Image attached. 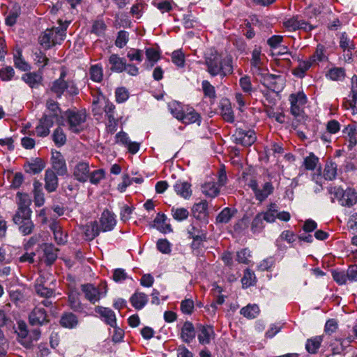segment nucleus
Here are the masks:
<instances>
[{"label":"nucleus","instance_id":"nucleus-1","mask_svg":"<svg viewBox=\"0 0 357 357\" xmlns=\"http://www.w3.org/2000/svg\"><path fill=\"white\" fill-rule=\"evenodd\" d=\"M207 72L213 77H225L233 72L232 58L227 56L222 58L217 52L211 53L205 58Z\"/></svg>","mask_w":357,"mask_h":357},{"label":"nucleus","instance_id":"nucleus-2","mask_svg":"<svg viewBox=\"0 0 357 357\" xmlns=\"http://www.w3.org/2000/svg\"><path fill=\"white\" fill-rule=\"evenodd\" d=\"M59 26L46 29L39 38L40 44L46 50L61 44L66 36V30L70 21H58Z\"/></svg>","mask_w":357,"mask_h":357},{"label":"nucleus","instance_id":"nucleus-3","mask_svg":"<svg viewBox=\"0 0 357 357\" xmlns=\"http://www.w3.org/2000/svg\"><path fill=\"white\" fill-rule=\"evenodd\" d=\"M264 55L261 54V48L255 47L252 52V58L250 60L251 71L253 75L261 77L263 82H270L279 79V76H276L268 73L267 68L263 66V59Z\"/></svg>","mask_w":357,"mask_h":357},{"label":"nucleus","instance_id":"nucleus-4","mask_svg":"<svg viewBox=\"0 0 357 357\" xmlns=\"http://www.w3.org/2000/svg\"><path fill=\"white\" fill-rule=\"evenodd\" d=\"M67 123L69 130L75 133H79L84 128L86 114L84 112L68 110L66 112Z\"/></svg>","mask_w":357,"mask_h":357},{"label":"nucleus","instance_id":"nucleus-5","mask_svg":"<svg viewBox=\"0 0 357 357\" xmlns=\"http://www.w3.org/2000/svg\"><path fill=\"white\" fill-rule=\"evenodd\" d=\"M82 291L89 301L95 303L106 294L107 286L105 282H102L98 287L91 284H86L82 285Z\"/></svg>","mask_w":357,"mask_h":357},{"label":"nucleus","instance_id":"nucleus-6","mask_svg":"<svg viewBox=\"0 0 357 357\" xmlns=\"http://www.w3.org/2000/svg\"><path fill=\"white\" fill-rule=\"evenodd\" d=\"M66 77V72L63 70L61 73L59 79H56L51 86V91L56 94L57 98H61L65 90L69 89L70 94H77V89L74 86L73 83L66 82L65 77Z\"/></svg>","mask_w":357,"mask_h":357},{"label":"nucleus","instance_id":"nucleus-7","mask_svg":"<svg viewBox=\"0 0 357 357\" xmlns=\"http://www.w3.org/2000/svg\"><path fill=\"white\" fill-rule=\"evenodd\" d=\"M289 100L291 104L290 111L291 114L295 117L302 116L304 107L307 101V96L303 91L291 94Z\"/></svg>","mask_w":357,"mask_h":357},{"label":"nucleus","instance_id":"nucleus-8","mask_svg":"<svg viewBox=\"0 0 357 357\" xmlns=\"http://www.w3.org/2000/svg\"><path fill=\"white\" fill-rule=\"evenodd\" d=\"M255 194L257 200L260 202L264 201L271 194L273 193L274 188L271 183L266 182L259 185L257 181L251 180L248 184Z\"/></svg>","mask_w":357,"mask_h":357},{"label":"nucleus","instance_id":"nucleus-9","mask_svg":"<svg viewBox=\"0 0 357 357\" xmlns=\"http://www.w3.org/2000/svg\"><path fill=\"white\" fill-rule=\"evenodd\" d=\"M46 109L43 117L51 120L53 123L60 124L62 121L61 109L57 102L52 99H49L46 102Z\"/></svg>","mask_w":357,"mask_h":357},{"label":"nucleus","instance_id":"nucleus-10","mask_svg":"<svg viewBox=\"0 0 357 357\" xmlns=\"http://www.w3.org/2000/svg\"><path fill=\"white\" fill-rule=\"evenodd\" d=\"M115 144L124 146L132 154L137 153L139 149V144L132 142L128 135L123 131H121L116 135Z\"/></svg>","mask_w":357,"mask_h":357},{"label":"nucleus","instance_id":"nucleus-11","mask_svg":"<svg viewBox=\"0 0 357 357\" xmlns=\"http://www.w3.org/2000/svg\"><path fill=\"white\" fill-rule=\"evenodd\" d=\"M234 136L237 144H241L245 146H251L257 139L254 130H245L241 128H237Z\"/></svg>","mask_w":357,"mask_h":357},{"label":"nucleus","instance_id":"nucleus-12","mask_svg":"<svg viewBox=\"0 0 357 357\" xmlns=\"http://www.w3.org/2000/svg\"><path fill=\"white\" fill-rule=\"evenodd\" d=\"M284 26L289 31H296L298 29L310 31L313 29V26L302 20L298 16L292 17L284 21Z\"/></svg>","mask_w":357,"mask_h":357},{"label":"nucleus","instance_id":"nucleus-13","mask_svg":"<svg viewBox=\"0 0 357 357\" xmlns=\"http://www.w3.org/2000/svg\"><path fill=\"white\" fill-rule=\"evenodd\" d=\"M197 339L201 344H209L215 338L213 327L208 325L199 324L197 326Z\"/></svg>","mask_w":357,"mask_h":357},{"label":"nucleus","instance_id":"nucleus-14","mask_svg":"<svg viewBox=\"0 0 357 357\" xmlns=\"http://www.w3.org/2000/svg\"><path fill=\"white\" fill-rule=\"evenodd\" d=\"M45 277L43 275H40V277L36 279L34 289L37 295L44 298H51L55 296V290L52 288L45 287Z\"/></svg>","mask_w":357,"mask_h":357},{"label":"nucleus","instance_id":"nucleus-15","mask_svg":"<svg viewBox=\"0 0 357 357\" xmlns=\"http://www.w3.org/2000/svg\"><path fill=\"white\" fill-rule=\"evenodd\" d=\"M51 160L52 170L58 175L63 176L67 173L66 161L60 152H53Z\"/></svg>","mask_w":357,"mask_h":357},{"label":"nucleus","instance_id":"nucleus-16","mask_svg":"<svg viewBox=\"0 0 357 357\" xmlns=\"http://www.w3.org/2000/svg\"><path fill=\"white\" fill-rule=\"evenodd\" d=\"M49 321L45 310L36 306L29 314V322L31 325H43Z\"/></svg>","mask_w":357,"mask_h":357},{"label":"nucleus","instance_id":"nucleus-17","mask_svg":"<svg viewBox=\"0 0 357 357\" xmlns=\"http://www.w3.org/2000/svg\"><path fill=\"white\" fill-rule=\"evenodd\" d=\"M89 165L86 162H79L74 169L73 175L75 178L80 181L85 182L89 178Z\"/></svg>","mask_w":357,"mask_h":357},{"label":"nucleus","instance_id":"nucleus-18","mask_svg":"<svg viewBox=\"0 0 357 357\" xmlns=\"http://www.w3.org/2000/svg\"><path fill=\"white\" fill-rule=\"evenodd\" d=\"M17 225L19 231L24 236H27L33 231L35 225L32 221L31 218H24V220H20V218H16V221L13 222Z\"/></svg>","mask_w":357,"mask_h":357},{"label":"nucleus","instance_id":"nucleus-19","mask_svg":"<svg viewBox=\"0 0 357 357\" xmlns=\"http://www.w3.org/2000/svg\"><path fill=\"white\" fill-rule=\"evenodd\" d=\"M54 123L51 120L41 117L38 124L36 127V133L38 137H45L49 135L50 128L54 126Z\"/></svg>","mask_w":357,"mask_h":357},{"label":"nucleus","instance_id":"nucleus-20","mask_svg":"<svg viewBox=\"0 0 357 357\" xmlns=\"http://www.w3.org/2000/svg\"><path fill=\"white\" fill-rule=\"evenodd\" d=\"M220 187L213 180L206 181L201 187L202 193L208 197L214 198L220 193Z\"/></svg>","mask_w":357,"mask_h":357},{"label":"nucleus","instance_id":"nucleus-21","mask_svg":"<svg viewBox=\"0 0 357 357\" xmlns=\"http://www.w3.org/2000/svg\"><path fill=\"white\" fill-rule=\"evenodd\" d=\"M45 188L49 192H54L58 187V178L55 172L50 169L45 172Z\"/></svg>","mask_w":357,"mask_h":357},{"label":"nucleus","instance_id":"nucleus-22","mask_svg":"<svg viewBox=\"0 0 357 357\" xmlns=\"http://www.w3.org/2000/svg\"><path fill=\"white\" fill-rule=\"evenodd\" d=\"M130 301L132 307L137 310H142L148 302V296L140 291H135L130 297Z\"/></svg>","mask_w":357,"mask_h":357},{"label":"nucleus","instance_id":"nucleus-23","mask_svg":"<svg viewBox=\"0 0 357 357\" xmlns=\"http://www.w3.org/2000/svg\"><path fill=\"white\" fill-rule=\"evenodd\" d=\"M176 194L187 199L192 195L191 185L187 181H178L174 185Z\"/></svg>","mask_w":357,"mask_h":357},{"label":"nucleus","instance_id":"nucleus-24","mask_svg":"<svg viewBox=\"0 0 357 357\" xmlns=\"http://www.w3.org/2000/svg\"><path fill=\"white\" fill-rule=\"evenodd\" d=\"M195 331L193 324L190 321H185L181 328V338L186 342L190 343L195 337Z\"/></svg>","mask_w":357,"mask_h":357},{"label":"nucleus","instance_id":"nucleus-25","mask_svg":"<svg viewBox=\"0 0 357 357\" xmlns=\"http://www.w3.org/2000/svg\"><path fill=\"white\" fill-rule=\"evenodd\" d=\"M344 137L348 143V148L351 150L357 144L356 128L354 125H348L342 130Z\"/></svg>","mask_w":357,"mask_h":357},{"label":"nucleus","instance_id":"nucleus-26","mask_svg":"<svg viewBox=\"0 0 357 357\" xmlns=\"http://www.w3.org/2000/svg\"><path fill=\"white\" fill-rule=\"evenodd\" d=\"M312 66L313 63L309 59L298 60V66L292 70V74L297 77L303 78Z\"/></svg>","mask_w":357,"mask_h":357},{"label":"nucleus","instance_id":"nucleus-27","mask_svg":"<svg viewBox=\"0 0 357 357\" xmlns=\"http://www.w3.org/2000/svg\"><path fill=\"white\" fill-rule=\"evenodd\" d=\"M181 121L185 124H190L194 123H198L199 124L201 121L200 116L197 112H195L193 108L186 107Z\"/></svg>","mask_w":357,"mask_h":357},{"label":"nucleus","instance_id":"nucleus-28","mask_svg":"<svg viewBox=\"0 0 357 357\" xmlns=\"http://www.w3.org/2000/svg\"><path fill=\"white\" fill-rule=\"evenodd\" d=\"M19 331L17 332L19 342L25 348L29 349L31 347V340L29 336V333L26 329L25 324H20L18 326Z\"/></svg>","mask_w":357,"mask_h":357},{"label":"nucleus","instance_id":"nucleus-29","mask_svg":"<svg viewBox=\"0 0 357 357\" xmlns=\"http://www.w3.org/2000/svg\"><path fill=\"white\" fill-rule=\"evenodd\" d=\"M193 216L197 219H202L207 215L208 203L205 200H202L193 205L192 208Z\"/></svg>","mask_w":357,"mask_h":357},{"label":"nucleus","instance_id":"nucleus-30","mask_svg":"<svg viewBox=\"0 0 357 357\" xmlns=\"http://www.w3.org/2000/svg\"><path fill=\"white\" fill-rule=\"evenodd\" d=\"M357 202V192L351 188H347L344 192L340 204L345 206H351Z\"/></svg>","mask_w":357,"mask_h":357},{"label":"nucleus","instance_id":"nucleus-31","mask_svg":"<svg viewBox=\"0 0 357 357\" xmlns=\"http://www.w3.org/2000/svg\"><path fill=\"white\" fill-rule=\"evenodd\" d=\"M50 229L52 231L54 239L58 244L62 245L67 242L68 236L64 234L61 227L56 222H53L50 226Z\"/></svg>","mask_w":357,"mask_h":357},{"label":"nucleus","instance_id":"nucleus-32","mask_svg":"<svg viewBox=\"0 0 357 357\" xmlns=\"http://www.w3.org/2000/svg\"><path fill=\"white\" fill-rule=\"evenodd\" d=\"M33 196L34 203L38 207L42 206L45 203L44 193L43 192V185L38 181L33 182Z\"/></svg>","mask_w":357,"mask_h":357},{"label":"nucleus","instance_id":"nucleus-33","mask_svg":"<svg viewBox=\"0 0 357 357\" xmlns=\"http://www.w3.org/2000/svg\"><path fill=\"white\" fill-rule=\"evenodd\" d=\"M78 324V319L72 312L63 313L60 319V324L65 328H73Z\"/></svg>","mask_w":357,"mask_h":357},{"label":"nucleus","instance_id":"nucleus-34","mask_svg":"<svg viewBox=\"0 0 357 357\" xmlns=\"http://www.w3.org/2000/svg\"><path fill=\"white\" fill-rule=\"evenodd\" d=\"M22 79L31 87L38 88L42 82V76L36 73H26Z\"/></svg>","mask_w":357,"mask_h":357},{"label":"nucleus","instance_id":"nucleus-35","mask_svg":"<svg viewBox=\"0 0 357 357\" xmlns=\"http://www.w3.org/2000/svg\"><path fill=\"white\" fill-rule=\"evenodd\" d=\"M146 61L144 65L148 68H152L154 64L160 59V52L155 48L149 47L146 49Z\"/></svg>","mask_w":357,"mask_h":357},{"label":"nucleus","instance_id":"nucleus-36","mask_svg":"<svg viewBox=\"0 0 357 357\" xmlns=\"http://www.w3.org/2000/svg\"><path fill=\"white\" fill-rule=\"evenodd\" d=\"M100 229L102 231H110L112 229V214L109 210H105L100 219Z\"/></svg>","mask_w":357,"mask_h":357},{"label":"nucleus","instance_id":"nucleus-37","mask_svg":"<svg viewBox=\"0 0 357 357\" xmlns=\"http://www.w3.org/2000/svg\"><path fill=\"white\" fill-rule=\"evenodd\" d=\"M340 46L344 50V52H347L345 56L348 57L347 61L351 60V53L350 52V51L351 50L354 48V45L352 41L348 38L347 35L345 33H343L341 35Z\"/></svg>","mask_w":357,"mask_h":357},{"label":"nucleus","instance_id":"nucleus-38","mask_svg":"<svg viewBox=\"0 0 357 357\" xmlns=\"http://www.w3.org/2000/svg\"><path fill=\"white\" fill-rule=\"evenodd\" d=\"M260 310L257 304H248L247 306L243 307L240 313L248 319H255L259 314Z\"/></svg>","mask_w":357,"mask_h":357},{"label":"nucleus","instance_id":"nucleus-39","mask_svg":"<svg viewBox=\"0 0 357 357\" xmlns=\"http://www.w3.org/2000/svg\"><path fill=\"white\" fill-rule=\"evenodd\" d=\"M101 231L97 222H90L84 227V232L87 240H92Z\"/></svg>","mask_w":357,"mask_h":357},{"label":"nucleus","instance_id":"nucleus-40","mask_svg":"<svg viewBox=\"0 0 357 357\" xmlns=\"http://www.w3.org/2000/svg\"><path fill=\"white\" fill-rule=\"evenodd\" d=\"M278 208V207L276 204L271 203L268 206L267 211L260 214L267 222H273L277 218Z\"/></svg>","mask_w":357,"mask_h":357},{"label":"nucleus","instance_id":"nucleus-41","mask_svg":"<svg viewBox=\"0 0 357 357\" xmlns=\"http://www.w3.org/2000/svg\"><path fill=\"white\" fill-rule=\"evenodd\" d=\"M321 336H315L306 341L305 349L308 353L316 354L322 342Z\"/></svg>","mask_w":357,"mask_h":357},{"label":"nucleus","instance_id":"nucleus-42","mask_svg":"<svg viewBox=\"0 0 357 357\" xmlns=\"http://www.w3.org/2000/svg\"><path fill=\"white\" fill-rule=\"evenodd\" d=\"M239 86L241 90L246 95H251L252 92L255 91V89L253 86L251 78L248 75H243L239 79Z\"/></svg>","mask_w":357,"mask_h":357},{"label":"nucleus","instance_id":"nucleus-43","mask_svg":"<svg viewBox=\"0 0 357 357\" xmlns=\"http://www.w3.org/2000/svg\"><path fill=\"white\" fill-rule=\"evenodd\" d=\"M235 213L234 209L225 208L216 217V222L221 224L228 223Z\"/></svg>","mask_w":357,"mask_h":357},{"label":"nucleus","instance_id":"nucleus-44","mask_svg":"<svg viewBox=\"0 0 357 357\" xmlns=\"http://www.w3.org/2000/svg\"><path fill=\"white\" fill-rule=\"evenodd\" d=\"M129 40V32L124 30H121L117 33L114 44L116 47L122 49L127 45Z\"/></svg>","mask_w":357,"mask_h":357},{"label":"nucleus","instance_id":"nucleus-45","mask_svg":"<svg viewBox=\"0 0 357 357\" xmlns=\"http://www.w3.org/2000/svg\"><path fill=\"white\" fill-rule=\"evenodd\" d=\"M319 163V159L313 153L305 157L303 160V166L307 170H314Z\"/></svg>","mask_w":357,"mask_h":357},{"label":"nucleus","instance_id":"nucleus-46","mask_svg":"<svg viewBox=\"0 0 357 357\" xmlns=\"http://www.w3.org/2000/svg\"><path fill=\"white\" fill-rule=\"evenodd\" d=\"M337 166L331 161L326 162L324 169V177L326 180H333L336 177Z\"/></svg>","mask_w":357,"mask_h":357},{"label":"nucleus","instance_id":"nucleus-47","mask_svg":"<svg viewBox=\"0 0 357 357\" xmlns=\"http://www.w3.org/2000/svg\"><path fill=\"white\" fill-rule=\"evenodd\" d=\"M68 303L70 307L74 311H80L82 310V305L77 291H71L68 293Z\"/></svg>","mask_w":357,"mask_h":357},{"label":"nucleus","instance_id":"nucleus-48","mask_svg":"<svg viewBox=\"0 0 357 357\" xmlns=\"http://www.w3.org/2000/svg\"><path fill=\"white\" fill-rule=\"evenodd\" d=\"M221 115L223 119L229 123L234 121V115L231 105L229 102L222 103Z\"/></svg>","mask_w":357,"mask_h":357},{"label":"nucleus","instance_id":"nucleus-49","mask_svg":"<svg viewBox=\"0 0 357 357\" xmlns=\"http://www.w3.org/2000/svg\"><path fill=\"white\" fill-rule=\"evenodd\" d=\"M97 102L100 107L104 109L106 116H107L109 123L112 122V105L109 104L108 100H106L103 95H100L98 98Z\"/></svg>","mask_w":357,"mask_h":357},{"label":"nucleus","instance_id":"nucleus-50","mask_svg":"<svg viewBox=\"0 0 357 357\" xmlns=\"http://www.w3.org/2000/svg\"><path fill=\"white\" fill-rule=\"evenodd\" d=\"M173 218L177 221L186 220L189 215L188 209L183 207H172L171 209Z\"/></svg>","mask_w":357,"mask_h":357},{"label":"nucleus","instance_id":"nucleus-51","mask_svg":"<svg viewBox=\"0 0 357 357\" xmlns=\"http://www.w3.org/2000/svg\"><path fill=\"white\" fill-rule=\"evenodd\" d=\"M120 218L123 222H126L130 218L132 212V208L128 202L119 203Z\"/></svg>","mask_w":357,"mask_h":357},{"label":"nucleus","instance_id":"nucleus-52","mask_svg":"<svg viewBox=\"0 0 357 357\" xmlns=\"http://www.w3.org/2000/svg\"><path fill=\"white\" fill-rule=\"evenodd\" d=\"M128 279L132 280L125 269L119 268L113 270V281L121 283Z\"/></svg>","mask_w":357,"mask_h":357},{"label":"nucleus","instance_id":"nucleus-53","mask_svg":"<svg viewBox=\"0 0 357 357\" xmlns=\"http://www.w3.org/2000/svg\"><path fill=\"white\" fill-rule=\"evenodd\" d=\"M52 139L57 146H61L65 144L66 136L62 128L58 127L55 129L52 135Z\"/></svg>","mask_w":357,"mask_h":357},{"label":"nucleus","instance_id":"nucleus-54","mask_svg":"<svg viewBox=\"0 0 357 357\" xmlns=\"http://www.w3.org/2000/svg\"><path fill=\"white\" fill-rule=\"evenodd\" d=\"M326 59L324 47L321 45H318L314 53L309 57L313 64L316 62L323 61Z\"/></svg>","mask_w":357,"mask_h":357},{"label":"nucleus","instance_id":"nucleus-55","mask_svg":"<svg viewBox=\"0 0 357 357\" xmlns=\"http://www.w3.org/2000/svg\"><path fill=\"white\" fill-rule=\"evenodd\" d=\"M169 108L172 115L181 121L185 110L183 106L177 102H173L169 103Z\"/></svg>","mask_w":357,"mask_h":357},{"label":"nucleus","instance_id":"nucleus-56","mask_svg":"<svg viewBox=\"0 0 357 357\" xmlns=\"http://www.w3.org/2000/svg\"><path fill=\"white\" fill-rule=\"evenodd\" d=\"M95 312L100 314V317L109 325L112 324V311L107 307L98 306L95 308Z\"/></svg>","mask_w":357,"mask_h":357},{"label":"nucleus","instance_id":"nucleus-57","mask_svg":"<svg viewBox=\"0 0 357 357\" xmlns=\"http://www.w3.org/2000/svg\"><path fill=\"white\" fill-rule=\"evenodd\" d=\"M344 76L345 72L342 68H333L327 74V77L334 81L342 80Z\"/></svg>","mask_w":357,"mask_h":357},{"label":"nucleus","instance_id":"nucleus-58","mask_svg":"<svg viewBox=\"0 0 357 357\" xmlns=\"http://www.w3.org/2000/svg\"><path fill=\"white\" fill-rule=\"evenodd\" d=\"M17 197L19 198L17 208L31 209L29 206L31 201L28 195L17 192Z\"/></svg>","mask_w":357,"mask_h":357},{"label":"nucleus","instance_id":"nucleus-59","mask_svg":"<svg viewBox=\"0 0 357 357\" xmlns=\"http://www.w3.org/2000/svg\"><path fill=\"white\" fill-rule=\"evenodd\" d=\"M28 167L29 169H26L27 172L36 174L40 173L45 168V164L41 160L37 159L33 162L29 163Z\"/></svg>","mask_w":357,"mask_h":357},{"label":"nucleus","instance_id":"nucleus-60","mask_svg":"<svg viewBox=\"0 0 357 357\" xmlns=\"http://www.w3.org/2000/svg\"><path fill=\"white\" fill-rule=\"evenodd\" d=\"M255 280V275L253 272L247 269L244 272L243 277L241 279V282L243 288H248L252 286Z\"/></svg>","mask_w":357,"mask_h":357},{"label":"nucleus","instance_id":"nucleus-61","mask_svg":"<svg viewBox=\"0 0 357 357\" xmlns=\"http://www.w3.org/2000/svg\"><path fill=\"white\" fill-rule=\"evenodd\" d=\"M333 280L340 285H342L349 281L347 271L335 270L332 271Z\"/></svg>","mask_w":357,"mask_h":357},{"label":"nucleus","instance_id":"nucleus-62","mask_svg":"<svg viewBox=\"0 0 357 357\" xmlns=\"http://www.w3.org/2000/svg\"><path fill=\"white\" fill-rule=\"evenodd\" d=\"M202 89L204 96L211 99H214L216 96L215 87L207 80H204L202 83Z\"/></svg>","mask_w":357,"mask_h":357},{"label":"nucleus","instance_id":"nucleus-63","mask_svg":"<svg viewBox=\"0 0 357 357\" xmlns=\"http://www.w3.org/2000/svg\"><path fill=\"white\" fill-rule=\"evenodd\" d=\"M131 21L126 13L116 14V27H130Z\"/></svg>","mask_w":357,"mask_h":357},{"label":"nucleus","instance_id":"nucleus-64","mask_svg":"<svg viewBox=\"0 0 357 357\" xmlns=\"http://www.w3.org/2000/svg\"><path fill=\"white\" fill-rule=\"evenodd\" d=\"M126 66V60L116 54H113V71L121 73L125 70Z\"/></svg>","mask_w":357,"mask_h":357}]
</instances>
